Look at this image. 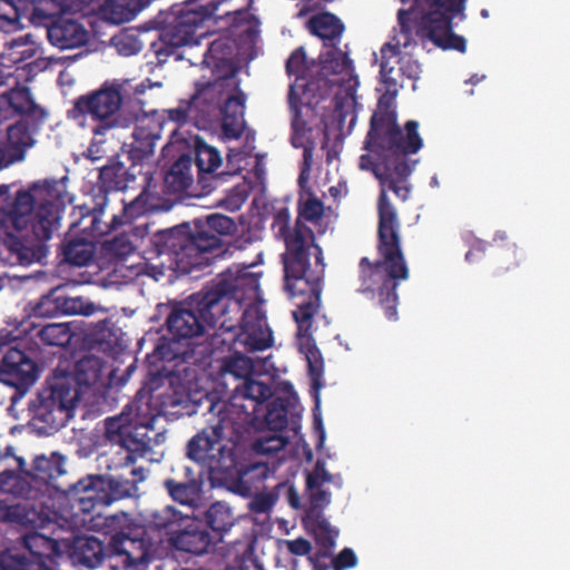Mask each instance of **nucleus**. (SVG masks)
Returning a JSON list of instances; mask_svg holds the SVG:
<instances>
[{
  "instance_id": "f257e3e1",
  "label": "nucleus",
  "mask_w": 570,
  "mask_h": 570,
  "mask_svg": "<svg viewBox=\"0 0 570 570\" xmlns=\"http://www.w3.org/2000/svg\"><path fill=\"white\" fill-rule=\"evenodd\" d=\"M404 140L395 139L375 147L368 144V132L364 140V149L368 154L360 157V168L371 170L379 179L381 190L377 199V243L379 258L375 262L362 257L358 262L357 293L368 299H376L384 309L387 320L397 318L399 295L397 287L401 282L410 277V268L401 246V223L396 208L391 203L387 190L405 202L411 193L407 178L417 164L410 156L419 153L423 147V138L419 134V122H405Z\"/></svg>"
},
{
  "instance_id": "f03ea898",
  "label": "nucleus",
  "mask_w": 570,
  "mask_h": 570,
  "mask_svg": "<svg viewBox=\"0 0 570 570\" xmlns=\"http://www.w3.org/2000/svg\"><path fill=\"white\" fill-rule=\"evenodd\" d=\"M324 216V204L309 196L298 205V216L291 226L288 209L276 213L272 228L284 240L282 254L284 269V289L293 301L296 309L293 317L297 324V345L305 355L313 387L317 391L324 371V361L312 336V325L321 306L322 282L324 277V256L322 247L315 240V234L306 222L317 225ZM316 409L320 405L315 393Z\"/></svg>"
},
{
  "instance_id": "7ed1b4c3",
  "label": "nucleus",
  "mask_w": 570,
  "mask_h": 570,
  "mask_svg": "<svg viewBox=\"0 0 570 570\" xmlns=\"http://www.w3.org/2000/svg\"><path fill=\"white\" fill-rule=\"evenodd\" d=\"M60 224L59 207L51 200L42 202L36 209V199L30 190L20 189L14 198L2 206V245L8 256L2 263L11 266H29L41 263L49 253L47 245Z\"/></svg>"
},
{
  "instance_id": "20e7f679",
  "label": "nucleus",
  "mask_w": 570,
  "mask_h": 570,
  "mask_svg": "<svg viewBox=\"0 0 570 570\" xmlns=\"http://www.w3.org/2000/svg\"><path fill=\"white\" fill-rule=\"evenodd\" d=\"M104 365L100 357L86 355L76 362L73 373L53 371L29 405L41 433L50 435L68 423L82 393L100 381Z\"/></svg>"
},
{
  "instance_id": "39448f33",
  "label": "nucleus",
  "mask_w": 570,
  "mask_h": 570,
  "mask_svg": "<svg viewBox=\"0 0 570 570\" xmlns=\"http://www.w3.org/2000/svg\"><path fill=\"white\" fill-rule=\"evenodd\" d=\"M136 186L141 187V191L128 204L124 205L122 216L114 215V223L122 225L131 222L147 213L159 210L163 207V198L158 190V183L154 174L142 166L131 164L126 167L117 158H109L107 164L99 168L98 183L94 187L92 206L80 207L81 218L91 216V225L98 222L108 204V194L110 191H120Z\"/></svg>"
},
{
  "instance_id": "423d86ee",
  "label": "nucleus",
  "mask_w": 570,
  "mask_h": 570,
  "mask_svg": "<svg viewBox=\"0 0 570 570\" xmlns=\"http://www.w3.org/2000/svg\"><path fill=\"white\" fill-rule=\"evenodd\" d=\"M193 225L188 234L169 233L160 249L180 273H190L210 261L230 258L240 248L225 242L237 230L235 220L227 215L213 213L194 219Z\"/></svg>"
},
{
  "instance_id": "0eeeda50",
  "label": "nucleus",
  "mask_w": 570,
  "mask_h": 570,
  "mask_svg": "<svg viewBox=\"0 0 570 570\" xmlns=\"http://www.w3.org/2000/svg\"><path fill=\"white\" fill-rule=\"evenodd\" d=\"M204 409L207 425L187 443V456L213 472L227 471L235 464L232 448L222 444L227 430H234L235 421L232 411L235 404H228L215 394L207 393L198 405Z\"/></svg>"
},
{
  "instance_id": "6e6552de",
  "label": "nucleus",
  "mask_w": 570,
  "mask_h": 570,
  "mask_svg": "<svg viewBox=\"0 0 570 570\" xmlns=\"http://www.w3.org/2000/svg\"><path fill=\"white\" fill-rule=\"evenodd\" d=\"M146 88L144 82L132 85L129 79L107 80L99 89L76 98L67 116L81 124L89 117L96 122L92 128L95 138L104 136L111 129L126 127L127 119L121 115L124 101L132 94H144Z\"/></svg>"
},
{
  "instance_id": "1a4fd4ad",
  "label": "nucleus",
  "mask_w": 570,
  "mask_h": 570,
  "mask_svg": "<svg viewBox=\"0 0 570 570\" xmlns=\"http://www.w3.org/2000/svg\"><path fill=\"white\" fill-rule=\"evenodd\" d=\"M233 281L220 279L209 289L200 292L189 302L174 306L166 320V325L176 342L190 340L204 334L205 326H215L225 314L227 301L235 296Z\"/></svg>"
},
{
  "instance_id": "9d476101",
  "label": "nucleus",
  "mask_w": 570,
  "mask_h": 570,
  "mask_svg": "<svg viewBox=\"0 0 570 570\" xmlns=\"http://www.w3.org/2000/svg\"><path fill=\"white\" fill-rule=\"evenodd\" d=\"M406 3L410 0H400ZM415 6L410 10H399L397 18L400 24L404 28L407 20L416 18L420 10L417 22V36L422 39L431 40L435 46L443 50H456L464 53L466 51V41L464 37L453 32V20L460 16L465 18L468 0H413Z\"/></svg>"
},
{
  "instance_id": "9b49d317",
  "label": "nucleus",
  "mask_w": 570,
  "mask_h": 570,
  "mask_svg": "<svg viewBox=\"0 0 570 570\" xmlns=\"http://www.w3.org/2000/svg\"><path fill=\"white\" fill-rule=\"evenodd\" d=\"M156 420L155 415L142 420L138 412L132 416L130 405L120 415L106 420L107 438L119 446L117 453L121 455L124 465L135 463L138 458L145 456L155 445L165 441V433L155 430Z\"/></svg>"
},
{
  "instance_id": "f8f14e48",
  "label": "nucleus",
  "mask_w": 570,
  "mask_h": 570,
  "mask_svg": "<svg viewBox=\"0 0 570 570\" xmlns=\"http://www.w3.org/2000/svg\"><path fill=\"white\" fill-rule=\"evenodd\" d=\"M237 12L230 7V0H186L175 12L173 21L161 33L164 42L170 47L197 45L206 36L205 21L229 17Z\"/></svg>"
},
{
  "instance_id": "ddd939ff",
  "label": "nucleus",
  "mask_w": 570,
  "mask_h": 570,
  "mask_svg": "<svg viewBox=\"0 0 570 570\" xmlns=\"http://www.w3.org/2000/svg\"><path fill=\"white\" fill-rule=\"evenodd\" d=\"M108 527L116 531L109 548L116 556H122L125 567H138L151 560L158 544L146 533L144 527L132 522L127 513L114 514L107 519Z\"/></svg>"
},
{
  "instance_id": "4468645a",
  "label": "nucleus",
  "mask_w": 570,
  "mask_h": 570,
  "mask_svg": "<svg viewBox=\"0 0 570 570\" xmlns=\"http://www.w3.org/2000/svg\"><path fill=\"white\" fill-rule=\"evenodd\" d=\"M66 458L57 452L50 456L45 454L33 459L31 470L26 473L27 479L14 476L10 471L2 472V493L12 494L16 498L37 499L50 485L57 490L59 485L55 481L66 473Z\"/></svg>"
},
{
  "instance_id": "2eb2a0df",
  "label": "nucleus",
  "mask_w": 570,
  "mask_h": 570,
  "mask_svg": "<svg viewBox=\"0 0 570 570\" xmlns=\"http://www.w3.org/2000/svg\"><path fill=\"white\" fill-rule=\"evenodd\" d=\"M233 82L232 77H223L214 81H205V85L206 88L213 89V99L217 105L213 122L222 119L224 135L229 139H237L243 135L245 128V97L243 94H233Z\"/></svg>"
},
{
  "instance_id": "dca6fc26",
  "label": "nucleus",
  "mask_w": 570,
  "mask_h": 570,
  "mask_svg": "<svg viewBox=\"0 0 570 570\" xmlns=\"http://www.w3.org/2000/svg\"><path fill=\"white\" fill-rule=\"evenodd\" d=\"M194 92L188 99L179 100L175 108L166 109L167 119L178 127L193 125L196 128L205 129L213 124V116L216 112L214 91L206 88L205 81L194 83Z\"/></svg>"
},
{
  "instance_id": "f3484780",
  "label": "nucleus",
  "mask_w": 570,
  "mask_h": 570,
  "mask_svg": "<svg viewBox=\"0 0 570 570\" xmlns=\"http://www.w3.org/2000/svg\"><path fill=\"white\" fill-rule=\"evenodd\" d=\"M14 345L8 337L2 336V384L16 387L26 392L38 376V365L22 350L24 340H13Z\"/></svg>"
},
{
  "instance_id": "a211bd4d",
  "label": "nucleus",
  "mask_w": 570,
  "mask_h": 570,
  "mask_svg": "<svg viewBox=\"0 0 570 570\" xmlns=\"http://www.w3.org/2000/svg\"><path fill=\"white\" fill-rule=\"evenodd\" d=\"M385 92L380 97L377 110L373 112L370 119L368 144L375 147H382L383 144L395 141V139L404 140L405 127L402 129L397 124V114L393 108V101L399 90V86L394 89L391 85H384Z\"/></svg>"
},
{
  "instance_id": "6ab92c4d",
  "label": "nucleus",
  "mask_w": 570,
  "mask_h": 570,
  "mask_svg": "<svg viewBox=\"0 0 570 570\" xmlns=\"http://www.w3.org/2000/svg\"><path fill=\"white\" fill-rule=\"evenodd\" d=\"M288 106L292 112V135L291 144L294 148L303 149V168L299 174V183L303 180L304 175L308 174L313 163V153L315 142L312 139V128L308 126L305 117L308 112H313L311 104L303 102L302 98L297 95L295 87L291 86L288 91Z\"/></svg>"
},
{
  "instance_id": "aec40b11",
  "label": "nucleus",
  "mask_w": 570,
  "mask_h": 570,
  "mask_svg": "<svg viewBox=\"0 0 570 570\" xmlns=\"http://www.w3.org/2000/svg\"><path fill=\"white\" fill-rule=\"evenodd\" d=\"M37 53V45L31 39V35L20 36L4 41L2 50V68H11L17 65L14 72H4L2 70V86H9L11 78L24 77L27 81L31 80L35 61L32 59Z\"/></svg>"
},
{
  "instance_id": "412c9836",
  "label": "nucleus",
  "mask_w": 570,
  "mask_h": 570,
  "mask_svg": "<svg viewBox=\"0 0 570 570\" xmlns=\"http://www.w3.org/2000/svg\"><path fill=\"white\" fill-rule=\"evenodd\" d=\"M163 487L169 498L180 505L196 508L203 492V480L194 468L178 464L173 469L171 475L163 481Z\"/></svg>"
},
{
  "instance_id": "4be33fe9",
  "label": "nucleus",
  "mask_w": 570,
  "mask_h": 570,
  "mask_svg": "<svg viewBox=\"0 0 570 570\" xmlns=\"http://www.w3.org/2000/svg\"><path fill=\"white\" fill-rule=\"evenodd\" d=\"M105 484V475L101 474H88L76 483L69 484L65 492L75 510L73 514L91 513L98 507H107Z\"/></svg>"
},
{
  "instance_id": "5701e85b",
  "label": "nucleus",
  "mask_w": 570,
  "mask_h": 570,
  "mask_svg": "<svg viewBox=\"0 0 570 570\" xmlns=\"http://www.w3.org/2000/svg\"><path fill=\"white\" fill-rule=\"evenodd\" d=\"M13 86L2 92V102L7 105V114L19 119H27L33 122L35 127H41L48 118V111L37 104L31 89L17 78Z\"/></svg>"
},
{
  "instance_id": "b1692460",
  "label": "nucleus",
  "mask_w": 570,
  "mask_h": 570,
  "mask_svg": "<svg viewBox=\"0 0 570 570\" xmlns=\"http://www.w3.org/2000/svg\"><path fill=\"white\" fill-rule=\"evenodd\" d=\"M23 546L30 558L17 557L18 570H50L49 562L61 554L59 538L37 531L23 535Z\"/></svg>"
},
{
  "instance_id": "393cba45",
  "label": "nucleus",
  "mask_w": 570,
  "mask_h": 570,
  "mask_svg": "<svg viewBox=\"0 0 570 570\" xmlns=\"http://www.w3.org/2000/svg\"><path fill=\"white\" fill-rule=\"evenodd\" d=\"M40 127L32 121L18 119L6 128V139L2 140V169L26 159L27 151L36 144L33 134Z\"/></svg>"
},
{
  "instance_id": "a878e982",
  "label": "nucleus",
  "mask_w": 570,
  "mask_h": 570,
  "mask_svg": "<svg viewBox=\"0 0 570 570\" xmlns=\"http://www.w3.org/2000/svg\"><path fill=\"white\" fill-rule=\"evenodd\" d=\"M186 521H188V514H184L173 505H166L148 513L140 527H144L151 539L156 538L155 542L160 546L181 530Z\"/></svg>"
},
{
  "instance_id": "bb28decb",
  "label": "nucleus",
  "mask_w": 570,
  "mask_h": 570,
  "mask_svg": "<svg viewBox=\"0 0 570 570\" xmlns=\"http://www.w3.org/2000/svg\"><path fill=\"white\" fill-rule=\"evenodd\" d=\"M239 332L235 335V342L247 347V351H264L272 346L273 335L268 328L266 318L256 309H246L243 314Z\"/></svg>"
},
{
  "instance_id": "cd10ccee",
  "label": "nucleus",
  "mask_w": 570,
  "mask_h": 570,
  "mask_svg": "<svg viewBox=\"0 0 570 570\" xmlns=\"http://www.w3.org/2000/svg\"><path fill=\"white\" fill-rule=\"evenodd\" d=\"M168 543L180 551L202 556L207 553L215 543L214 537L203 525L200 520L188 514V521L178 530L174 537H169Z\"/></svg>"
},
{
  "instance_id": "c85d7f7f",
  "label": "nucleus",
  "mask_w": 570,
  "mask_h": 570,
  "mask_svg": "<svg viewBox=\"0 0 570 570\" xmlns=\"http://www.w3.org/2000/svg\"><path fill=\"white\" fill-rule=\"evenodd\" d=\"M47 36L51 45L60 49L78 48L87 43L88 32L85 27L68 18H59L49 26Z\"/></svg>"
},
{
  "instance_id": "c756f323",
  "label": "nucleus",
  "mask_w": 570,
  "mask_h": 570,
  "mask_svg": "<svg viewBox=\"0 0 570 570\" xmlns=\"http://www.w3.org/2000/svg\"><path fill=\"white\" fill-rule=\"evenodd\" d=\"M92 303L85 302L81 297H68L51 293L43 296L36 306L35 312L40 316L51 315L60 312L69 315H91L95 312Z\"/></svg>"
},
{
  "instance_id": "7c9ffc66",
  "label": "nucleus",
  "mask_w": 570,
  "mask_h": 570,
  "mask_svg": "<svg viewBox=\"0 0 570 570\" xmlns=\"http://www.w3.org/2000/svg\"><path fill=\"white\" fill-rule=\"evenodd\" d=\"M235 392L236 395L233 397V401L227 402L228 404H235V407L232 411V416L235 413H238V407L249 414V412L245 409V405H238L236 403V401L242 397L253 402L250 413L255 419H259V407L273 396V390L269 384L254 380L252 377H245L244 382L235 389Z\"/></svg>"
},
{
  "instance_id": "2f4dec72",
  "label": "nucleus",
  "mask_w": 570,
  "mask_h": 570,
  "mask_svg": "<svg viewBox=\"0 0 570 570\" xmlns=\"http://www.w3.org/2000/svg\"><path fill=\"white\" fill-rule=\"evenodd\" d=\"M106 556L104 542L95 537H77L71 544L70 557L73 563L89 569L99 567Z\"/></svg>"
},
{
  "instance_id": "473e14b6",
  "label": "nucleus",
  "mask_w": 570,
  "mask_h": 570,
  "mask_svg": "<svg viewBox=\"0 0 570 570\" xmlns=\"http://www.w3.org/2000/svg\"><path fill=\"white\" fill-rule=\"evenodd\" d=\"M297 404L295 394L288 396H277L266 406V411L261 413L259 417L264 419L266 426L271 431L281 432L287 428L288 415L294 414Z\"/></svg>"
},
{
  "instance_id": "72a5a7b5",
  "label": "nucleus",
  "mask_w": 570,
  "mask_h": 570,
  "mask_svg": "<svg viewBox=\"0 0 570 570\" xmlns=\"http://www.w3.org/2000/svg\"><path fill=\"white\" fill-rule=\"evenodd\" d=\"M193 157L181 155L166 171L164 176V188L168 194H183L191 186Z\"/></svg>"
},
{
  "instance_id": "f704fd0d",
  "label": "nucleus",
  "mask_w": 570,
  "mask_h": 570,
  "mask_svg": "<svg viewBox=\"0 0 570 570\" xmlns=\"http://www.w3.org/2000/svg\"><path fill=\"white\" fill-rule=\"evenodd\" d=\"M303 521L320 547L330 550L335 546L338 531L331 527L323 513H318L316 510L306 512Z\"/></svg>"
},
{
  "instance_id": "c9c22d12",
  "label": "nucleus",
  "mask_w": 570,
  "mask_h": 570,
  "mask_svg": "<svg viewBox=\"0 0 570 570\" xmlns=\"http://www.w3.org/2000/svg\"><path fill=\"white\" fill-rule=\"evenodd\" d=\"M62 261L73 266H87L94 258L95 245L83 238H72L61 244Z\"/></svg>"
},
{
  "instance_id": "e433bc0d",
  "label": "nucleus",
  "mask_w": 570,
  "mask_h": 570,
  "mask_svg": "<svg viewBox=\"0 0 570 570\" xmlns=\"http://www.w3.org/2000/svg\"><path fill=\"white\" fill-rule=\"evenodd\" d=\"M8 504L2 500V522H12L23 527L36 528L40 519L37 509L29 502L31 499Z\"/></svg>"
},
{
  "instance_id": "4c0bfd02",
  "label": "nucleus",
  "mask_w": 570,
  "mask_h": 570,
  "mask_svg": "<svg viewBox=\"0 0 570 570\" xmlns=\"http://www.w3.org/2000/svg\"><path fill=\"white\" fill-rule=\"evenodd\" d=\"M307 26L314 36L330 41L340 40L344 31L342 21L331 12H322L313 16L308 20Z\"/></svg>"
},
{
  "instance_id": "58836bf2",
  "label": "nucleus",
  "mask_w": 570,
  "mask_h": 570,
  "mask_svg": "<svg viewBox=\"0 0 570 570\" xmlns=\"http://www.w3.org/2000/svg\"><path fill=\"white\" fill-rule=\"evenodd\" d=\"M206 524L218 537L217 540L222 541L225 533H227L235 524V515L224 502H215L209 505L205 512Z\"/></svg>"
},
{
  "instance_id": "ea45409f",
  "label": "nucleus",
  "mask_w": 570,
  "mask_h": 570,
  "mask_svg": "<svg viewBox=\"0 0 570 570\" xmlns=\"http://www.w3.org/2000/svg\"><path fill=\"white\" fill-rule=\"evenodd\" d=\"M194 163L198 170L199 183H203L205 175H213L220 167L222 157L215 147L209 146L202 139H196Z\"/></svg>"
},
{
  "instance_id": "a19ab883",
  "label": "nucleus",
  "mask_w": 570,
  "mask_h": 570,
  "mask_svg": "<svg viewBox=\"0 0 570 570\" xmlns=\"http://www.w3.org/2000/svg\"><path fill=\"white\" fill-rule=\"evenodd\" d=\"M73 335L70 323H48L37 332V336L45 345L59 347L70 344Z\"/></svg>"
},
{
  "instance_id": "79ce46f5",
  "label": "nucleus",
  "mask_w": 570,
  "mask_h": 570,
  "mask_svg": "<svg viewBox=\"0 0 570 570\" xmlns=\"http://www.w3.org/2000/svg\"><path fill=\"white\" fill-rule=\"evenodd\" d=\"M233 50V43L229 38L218 37L209 42L204 53L203 63L209 68H219L230 60Z\"/></svg>"
},
{
  "instance_id": "37998d69",
  "label": "nucleus",
  "mask_w": 570,
  "mask_h": 570,
  "mask_svg": "<svg viewBox=\"0 0 570 570\" xmlns=\"http://www.w3.org/2000/svg\"><path fill=\"white\" fill-rule=\"evenodd\" d=\"M105 490H106V505L130 498L136 491L135 482L124 476H107L105 475Z\"/></svg>"
},
{
  "instance_id": "c03bdc74",
  "label": "nucleus",
  "mask_w": 570,
  "mask_h": 570,
  "mask_svg": "<svg viewBox=\"0 0 570 570\" xmlns=\"http://www.w3.org/2000/svg\"><path fill=\"white\" fill-rule=\"evenodd\" d=\"M132 138L134 140L130 144V149L128 151L129 158L132 160V164L142 166V161L154 155L157 140L144 135L140 136L135 130L132 132Z\"/></svg>"
},
{
  "instance_id": "a18cd8bd",
  "label": "nucleus",
  "mask_w": 570,
  "mask_h": 570,
  "mask_svg": "<svg viewBox=\"0 0 570 570\" xmlns=\"http://www.w3.org/2000/svg\"><path fill=\"white\" fill-rule=\"evenodd\" d=\"M165 120L157 111L146 114L137 119L135 131L155 140L160 139Z\"/></svg>"
},
{
  "instance_id": "49530a36",
  "label": "nucleus",
  "mask_w": 570,
  "mask_h": 570,
  "mask_svg": "<svg viewBox=\"0 0 570 570\" xmlns=\"http://www.w3.org/2000/svg\"><path fill=\"white\" fill-rule=\"evenodd\" d=\"M381 65H380V76L381 80L384 85H391V88L394 89L395 86H399L397 79L393 76L395 67L392 65L391 59L395 58L397 60V56H400V51L391 46L390 43H385L381 49Z\"/></svg>"
},
{
  "instance_id": "de8ad7c7",
  "label": "nucleus",
  "mask_w": 570,
  "mask_h": 570,
  "mask_svg": "<svg viewBox=\"0 0 570 570\" xmlns=\"http://www.w3.org/2000/svg\"><path fill=\"white\" fill-rule=\"evenodd\" d=\"M322 69L332 75H350L352 71V60L341 50L330 51L322 61Z\"/></svg>"
},
{
  "instance_id": "09e8293b",
  "label": "nucleus",
  "mask_w": 570,
  "mask_h": 570,
  "mask_svg": "<svg viewBox=\"0 0 570 570\" xmlns=\"http://www.w3.org/2000/svg\"><path fill=\"white\" fill-rule=\"evenodd\" d=\"M2 472L10 471L14 476H19L21 479H27L26 473H28V469H26V460L22 455H18L14 451V448L8 445L2 453Z\"/></svg>"
},
{
  "instance_id": "8fccbe9b",
  "label": "nucleus",
  "mask_w": 570,
  "mask_h": 570,
  "mask_svg": "<svg viewBox=\"0 0 570 570\" xmlns=\"http://www.w3.org/2000/svg\"><path fill=\"white\" fill-rule=\"evenodd\" d=\"M272 470L265 462H253L244 466L239 472L240 484L261 482L268 478Z\"/></svg>"
},
{
  "instance_id": "3c124183",
  "label": "nucleus",
  "mask_w": 570,
  "mask_h": 570,
  "mask_svg": "<svg viewBox=\"0 0 570 570\" xmlns=\"http://www.w3.org/2000/svg\"><path fill=\"white\" fill-rule=\"evenodd\" d=\"M286 72L295 76L297 79L303 78L306 73V53L303 47L296 48L286 60Z\"/></svg>"
},
{
  "instance_id": "603ef678",
  "label": "nucleus",
  "mask_w": 570,
  "mask_h": 570,
  "mask_svg": "<svg viewBox=\"0 0 570 570\" xmlns=\"http://www.w3.org/2000/svg\"><path fill=\"white\" fill-rule=\"evenodd\" d=\"M277 502V493L273 489L271 492L256 493L250 500L248 507L254 513H267Z\"/></svg>"
},
{
  "instance_id": "864d4df0",
  "label": "nucleus",
  "mask_w": 570,
  "mask_h": 570,
  "mask_svg": "<svg viewBox=\"0 0 570 570\" xmlns=\"http://www.w3.org/2000/svg\"><path fill=\"white\" fill-rule=\"evenodd\" d=\"M112 43L116 46L119 53L124 56L136 55L141 49V43L134 35H119L112 38Z\"/></svg>"
},
{
  "instance_id": "5fc2aeb1",
  "label": "nucleus",
  "mask_w": 570,
  "mask_h": 570,
  "mask_svg": "<svg viewBox=\"0 0 570 570\" xmlns=\"http://www.w3.org/2000/svg\"><path fill=\"white\" fill-rule=\"evenodd\" d=\"M286 441L282 436H271L255 442L254 449L262 454L276 453L284 449Z\"/></svg>"
},
{
  "instance_id": "6e6d98bb",
  "label": "nucleus",
  "mask_w": 570,
  "mask_h": 570,
  "mask_svg": "<svg viewBox=\"0 0 570 570\" xmlns=\"http://www.w3.org/2000/svg\"><path fill=\"white\" fill-rule=\"evenodd\" d=\"M274 490H275V493H277V500L281 497H284L286 499L287 503L293 509H298L301 507L299 494H298L296 488L294 487V484H291L288 482H281L274 488Z\"/></svg>"
},
{
  "instance_id": "4d7b16f0",
  "label": "nucleus",
  "mask_w": 570,
  "mask_h": 570,
  "mask_svg": "<svg viewBox=\"0 0 570 570\" xmlns=\"http://www.w3.org/2000/svg\"><path fill=\"white\" fill-rule=\"evenodd\" d=\"M334 570L353 568L357 563V557L351 548H344L332 561Z\"/></svg>"
},
{
  "instance_id": "13d9d810",
  "label": "nucleus",
  "mask_w": 570,
  "mask_h": 570,
  "mask_svg": "<svg viewBox=\"0 0 570 570\" xmlns=\"http://www.w3.org/2000/svg\"><path fill=\"white\" fill-rule=\"evenodd\" d=\"M399 70L402 75L406 76L409 79H417L421 72L420 63L411 57H400L397 56Z\"/></svg>"
},
{
  "instance_id": "bf43d9fd",
  "label": "nucleus",
  "mask_w": 570,
  "mask_h": 570,
  "mask_svg": "<svg viewBox=\"0 0 570 570\" xmlns=\"http://www.w3.org/2000/svg\"><path fill=\"white\" fill-rule=\"evenodd\" d=\"M330 493L322 489H318L311 494V508L307 512L317 511L323 513V509L330 504Z\"/></svg>"
},
{
  "instance_id": "052dcab7",
  "label": "nucleus",
  "mask_w": 570,
  "mask_h": 570,
  "mask_svg": "<svg viewBox=\"0 0 570 570\" xmlns=\"http://www.w3.org/2000/svg\"><path fill=\"white\" fill-rule=\"evenodd\" d=\"M288 551L294 556H306L312 551V544L304 538H297L286 542Z\"/></svg>"
},
{
  "instance_id": "680f3d73",
  "label": "nucleus",
  "mask_w": 570,
  "mask_h": 570,
  "mask_svg": "<svg viewBox=\"0 0 570 570\" xmlns=\"http://www.w3.org/2000/svg\"><path fill=\"white\" fill-rule=\"evenodd\" d=\"M109 249L117 256H127L134 250V246L127 238L116 237L109 243Z\"/></svg>"
},
{
  "instance_id": "e2e57ef3",
  "label": "nucleus",
  "mask_w": 570,
  "mask_h": 570,
  "mask_svg": "<svg viewBox=\"0 0 570 570\" xmlns=\"http://www.w3.org/2000/svg\"><path fill=\"white\" fill-rule=\"evenodd\" d=\"M58 186H59V181L55 180V179H46L43 181H38V183H35L31 187V189L33 190H42L46 193V195L48 197H51V198H57L59 196V191H58Z\"/></svg>"
},
{
  "instance_id": "0e129e2a",
  "label": "nucleus",
  "mask_w": 570,
  "mask_h": 570,
  "mask_svg": "<svg viewBox=\"0 0 570 570\" xmlns=\"http://www.w3.org/2000/svg\"><path fill=\"white\" fill-rule=\"evenodd\" d=\"M154 353L159 360L165 362H171L178 356V354L171 350V343L169 342L159 343Z\"/></svg>"
},
{
  "instance_id": "69168bd1",
  "label": "nucleus",
  "mask_w": 570,
  "mask_h": 570,
  "mask_svg": "<svg viewBox=\"0 0 570 570\" xmlns=\"http://www.w3.org/2000/svg\"><path fill=\"white\" fill-rule=\"evenodd\" d=\"M100 142L94 140L87 149L86 156L92 161L100 160L102 155L100 154Z\"/></svg>"
},
{
  "instance_id": "338daca9",
  "label": "nucleus",
  "mask_w": 570,
  "mask_h": 570,
  "mask_svg": "<svg viewBox=\"0 0 570 570\" xmlns=\"http://www.w3.org/2000/svg\"><path fill=\"white\" fill-rule=\"evenodd\" d=\"M323 481H321V476L317 473H308L306 478V487L309 490H318L321 489Z\"/></svg>"
},
{
  "instance_id": "774afa93",
  "label": "nucleus",
  "mask_w": 570,
  "mask_h": 570,
  "mask_svg": "<svg viewBox=\"0 0 570 570\" xmlns=\"http://www.w3.org/2000/svg\"><path fill=\"white\" fill-rule=\"evenodd\" d=\"M146 473L147 471L144 468H132L130 470V475L132 476L130 481L135 482V487H137L139 482L146 479Z\"/></svg>"
}]
</instances>
